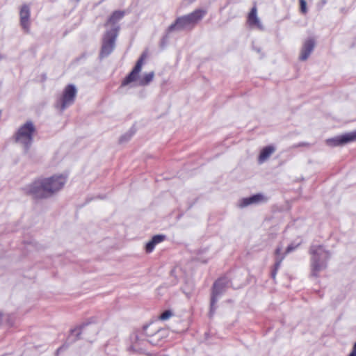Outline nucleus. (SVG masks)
Here are the masks:
<instances>
[{
  "mask_svg": "<svg viewBox=\"0 0 356 356\" xmlns=\"http://www.w3.org/2000/svg\"><path fill=\"white\" fill-rule=\"evenodd\" d=\"M66 182V177L60 175L35 180L29 188L27 193L34 198H45L60 190Z\"/></svg>",
  "mask_w": 356,
  "mask_h": 356,
  "instance_id": "nucleus-1",
  "label": "nucleus"
},
{
  "mask_svg": "<svg viewBox=\"0 0 356 356\" xmlns=\"http://www.w3.org/2000/svg\"><path fill=\"white\" fill-rule=\"evenodd\" d=\"M206 14V10L196 9L189 14L179 17L168 26V31L170 33L175 30H192Z\"/></svg>",
  "mask_w": 356,
  "mask_h": 356,
  "instance_id": "nucleus-2",
  "label": "nucleus"
},
{
  "mask_svg": "<svg viewBox=\"0 0 356 356\" xmlns=\"http://www.w3.org/2000/svg\"><path fill=\"white\" fill-rule=\"evenodd\" d=\"M309 253L312 255V275L318 277L319 273L326 268V261L330 257L329 252L325 250L322 245H313Z\"/></svg>",
  "mask_w": 356,
  "mask_h": 356,
  "instance_id": "nucleus-3",
  "label": "nucleus"
},
{
  "mask_svg": "<svg viewBox=\"0 0 356 356\" xmlns=\"http://www.w3.org/2000/svg\"><path fill=\"white\" fill-rule=\"evenodd\" d=\"M120 30V26H116L105 31L102 37V44L100 50L101 57H106L113 52Z\"/></svg>",
  "mask_w": 356,
  "mask_h": 356,
  "instance_id": "nucleus-4",
  "label": "nucleus"
},
{
  "mask_svg": "<svg viewBox=\"0 0 356 356\" xmlns=\"http://www.w3.org/2000/svg\"><path fill=\"white\" fill-rule=\"evenodd\" d=\"M35 131V127L31 122H27L21 126L15 134V140L24 145L26 149L30 146L33 140V135Z\"/></svg>",
  "mask_w": 356,
  "mask_h": 356,
  "instance_id": "nucleus-5",
  "label": "nucleus"
},
{
  "mask_svg": "<svg viewBox=\"0 0 356 356\" xmlns=\"http://www.w3.org/2000/svg\"><path fill=\"white\" fill-rule=\"evenodd\" d=\"M147 54L146 52H143L138 60H137L134 67L132 69L131 72L123 79L121 83V86L124 87L131 82L136 81L138 79L139 74L141 72L143 65L147 58Z\"/></svg>",
  "mask_w": 356,
  "mask_h": 356,
  "instance_id": "nucleus-6",
  "label": "nucleus"
},
{
  "mask_svg": "<svg viewBox=\"0 0 356 356\" xmlns=\"http://www.w3.org/2000/svg\"><path fill=\"white\" fill-rule=\"evenodd\" d=\"M76 92V89L72 84H69L65 88L58 102V106L60 110L65 109L74 103Z\"/></svg>",
  "mask_w": 356,
  "mask_h": 356,
  "instance_id": "nucleus-7",
  "label": "nucleus"
},
{
  "mask_svg": "<svg viewBox=\"0 0 356 356\" xmlns=\"http://www.w3.org/2000/svg\"><path fill=\"white\" fill-rule=\"evenodd\" d=\"M354 141H356V130L334 138H327L325 140V144L330 147H338Z\"/></svg>",
  "mask_w": 356,
  "mask_h": 356,
  "instance_id": "nucleus-8",
  "label": "nucleus"
},
{
  "mask_svg": "<svg viewBox=\"0 0 356 356\" xmlns=\"http://www.w3.org/2000/svg\"><path fill=\"white\" fill-rule=\"evenodd\" d=\"M228 280L225 277L218 279L213 285L211 298V310L215 309V305L217 302L218 296L224 291Z\"/></svg>",
  "mask_w": 356,
  "mask_h": 356,
  "instance_id": "nucleus-9",
  "label": "nucleus"
},
{
  "mask_svg": "<svg viewBox=\"0 0 356 356\" xmlns=\"http://www.w3.org/2000/svg\"><path fill=\"white\" fill-rule=\"evenodd\" d=\"M30 8L27 5H23L20 9V24L26 33L30 30Z\"/></svg>",
  "mask_w": 356,
  "mask_h": 356,
  "instance_id": "nucleus-10",
  "label": "nucleus"
},
{
  "mask_svg": "<svg viewBox=\"0 0 356 356\" xmlns=\"http://www.w3.org/2000/svg\"><path fill=\"white\" fill-rule=\"evenodd\" d=\"M315 47V40L314 38L307 39L303 44L300 51L299 58L300 60H306Z\"/></svg>",
  "mask_w": 356,
  "mask_h": 356,
  "instance_id": "nucleus-11",
  "label": "nucleus"
},
{
  "mask_svg": "<svg viewBox=\"0 0 356 356\" xmlns=\"http://www.w3.org/2000/svg\"><path fill=\"white\" fill-rule=\"evenodd\" d=\"M126 12L124 10H115L108 17L104 26H111L113 28L118 26L117 24L124 17Z\"/></svg>",
  "mask_w": 356,
  "mask_h": 356,
  "instance_id": "nucleus-12",
  "label": "nucleus"
},
{
  "mask_svg": "<svg viewBox=\"0 0 356 356\" xmlns=\"http://www.w3.org/2000/svg\"><path fill=\"white\" fill-rule=\"evenodd\" d=\"M257 9L256 6H253L250 10L247 19V23L250 27H257L259 29H262V25L257 15Z\"/></svg>",
  "mask_w": 356,
  "mask_h": 356,
  "instance_id": "nucleus-13",
  "label": "nucleus"
},
{
  "mask_svg": "<svg viewBox=\"0 0 356 356\" xmlns=\"http://www.w3.org/2000/svg\"><path fill=\"white\" fill-rule=\"evenodd\" d=\"M266 198L261 194H256L251 197L243 198L240 203L241 207H245L252 204L265 202Z\"/></svg>",
  "mask_w": 356,
  "mask_h": 356,
  "instance_id": "nucleus-14",
  "label": "nucleus"
},
{
  "mask_svg": "<svg viewBox=\"0 0 356 356\" xmlns=\"http://www.w3.org/2000/svg\"><path fill=\"white\" fill-rule=\"evenodd\" d=\"M165 236L164 235H155L152 237V240L149 241L145 246V250L147 252L150 253L152 252L155 245L161 243L165 240Z\"/></svg>",
  "mask_w": 356,
  "mask_h": 356,
  "instance_id": "nucleus-15",
  "label": "nucleus"
},
{
  "mask_svg": "<svg viewBox=\"0 0 356 356\" xmlns=\"http://www.w3.org/2000/svg\"><path fill=\"white\" fill-rule=\"evenodd\" d=\"M275 152V147L272 145H268L264 147L258 157V161L259 163H263L266 161L270 156Z\"/></svg>",
  "mask_w": 356,
  "mask_h": 356,
  "instance_id": "nucleus-16",
  "label": "nucleus"
},
{
  "mask_svg": "<svg viewBox=\"0 0 356 356\" xmlns=\"http://www.w3.org/2000/svg\"><path fill=\"white\" fill-rule=\"evenodd\" d=\"M149 327L150 325L144 328L145 334L149 337L148 341L153 345H157L161 339L162 337L159 331H156L154 334H152L148 330Z\"/></svg>",
  "mask_w": 356,
  "mask_h": 356,
  "instance_id": "nucleus-17",
  "label": "nucleus"
},
{
  "mask_svg": "<svg viewBox=\"0 0 356 356\" xmlns=\"http://www.w3.org/2000/svg\"><path fill=\"white\" fill-rule=\"evenodd\" d=\"M154 72H150L149 73L145 74L140 79H139V85L140 86H147L154 79Z\"/></svg>",
  "mask_w": 356,
  "mask_h": 356,
  "instance_id": "nucleus-18",
  "label": "nucleus"
},
{
  "mask_svg": "<svg viewBox=\"0 0 356 356\" xmlns=\"http://www.w3.org/2000/svg\"><path fill=\"white\" fill-rule=\"evenodd\" d=\"M173 316L170 310H165L159 317L158 319L162 321H167Z\"/></svg>",
  "mask_w": 356,
  "mask_h": 356,
  "instance_id": "nucleus-19",
  "label": "nucleus"
},
{
  "mask_svg": "<svg viewBox=\"0 0 356 356\" xmlns=\"http://www.w3.org/2000/svg\"><path fill=\"white\" fill-rule=\"evenodd\" d=\"M300 11L302 14L305 15L307 13V2L305 0H299Z\"/></svg>",
  "mask_w": 356,
  "mask_h": 356,
  "instance_id": "nucleus-20",
  "label": "nucleus"
},
{
  "mask_svg": "<svg viewBox=\"0 0 356 356\" xmlns=\"http://www.w3.org/2000/svg\"><path fill=\"white\" fill-rule=\"evenodd\" d=\"M297 246L289 245L286 249V254H289L296 248Z\"/></svg>",
  "mask_w": 356,
  "mask_h": 356,
  "instance_id": "nucleus-21",
  "label": "nucleus"
},
{
  "mask_svg": "<svg viewBox=\"0 0 356 356\" xmlns=\"http://www.w3.org/2000/svg\"><path fill=\"white\" fill-rule=\"evenodd\" d=\"M283 259L284 257H282L280 260L276 261V263L275 264V270H277L279 269Z\"/></svg>",
  "mask_w": 356,
  "mask_h": 356,
  "instance_id": "nucleus-22",
  "label": "nucleus"
},
{
  "mask_svg": "<svg viewBox=\"0 0 356 356\" xmlns=\"http://www.w3.org/2000/svg\"><path fill=\"white\" fill-rule=\"evenodd\" d=\"M280 252H281V248H277V249L275 250V255H277V256H278V255H280Z\"/></svg>",
  "mask_w": 356,
  "mask_h": 356,
  "instance_id": "nucleus-23",
  "label": "nucleus"
},
{
  "mask_svg": "<svg viewBox=\"0 0 356 356\" xmlns=\"http://www.w3.org/2000/svg\"><path fill=\"white\" fill-rule=\"evenodd\" d=\"M277 271L276 270L274 269V270L272 272V277L273 279L275 278V276H276V274H277Z\"/></svg>",
  "mask_w": 356,
  "mask_h": 356,
  "instance_id": "nucleus-24",
  "label": "nucleus"
},
{
  "mask_svg": "<svg viewBox=\"0 0 356 356\" xmlns=\"http://www.w3.org/2000/svg\"><path fill=\"white\" fill-rule=\"evenodd\" d=\"M349 356H356V350H353Z\"/></svg>",
  "mask_w": 356,
  "mask_h": 356,
  "instance_id": "nucleus-25",
  "label": "nucleus"
},
{
  "mask_svg": "<svg viewBox=\"0 0 356 356\" xmlns=\"http://www.w3.org/2000/svg\"><path fill=\"white\" fill-rule=\"evenodd\" d=\"M353 350H356V342L355 343V344L353 346Z\"/></svg>",
  "mask_w": 356,
  "mask_h": 356,
  "instance_id": "nucleus-26",
  "label": "nucleus"
},
{
  "mask_svg": "<svg viewBox=\"0 0 356 356\" xmlns=\"http://www.w3.org/2000/svg\"><path fill=\"white\" fill-rule=\"evenodd\" d=\"M2 321V315L0 314V323H1Z\"/></svg>",
  "mask_w": 356,
  "mask_h": 356,
  "instance_id": "nucleus-27",
  "label": "nucleus"
}]
</instances>
